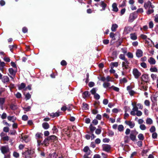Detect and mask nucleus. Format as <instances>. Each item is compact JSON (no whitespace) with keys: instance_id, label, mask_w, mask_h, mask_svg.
Masks as SVG:
<instances>
[{"instance_id":"nucleus-1","label":"nucleus","mask_w":158,"mask_h":158,"mask_svg":"<svg viewBox=\"0 0 158 158\" xmlns=\"http://www.w3.org/2000/svg\"><path fill=\"white\" fill-rule=\"evenodd\" d=\"M131 105L133 108L131 112V114L133 116L136 115L138 116H141L142 113L140 110H138V107L139 109H142L143 108V105L140 103L137 104L135 102L132 103Z\"/></svg>"},{"instance_id":"nucleus-2","label":"nucleus","mask_w":158,"mask_h":158,"mask_svg":"<svg viewBox=\"0 0 158 158\" xmlns=\"http://www.w3.org/2000/svg\"><path fill=\"white\" fill-rule=\"evenodd\" d=\"M147 83L144 81H141L139 84V86L141 90L143 91L147 90L148 87Z\"/></svg>"},{"instance_id":"nucleus-3","label":"nucleus","mask_w":158,"mask_h":158,"mask_svg":"<svg viewBox=\"0 0 158 158\" xmlns=\"http://www.w3.org/2000/svg\"><path fill=\"white\" fill-rule=\"evenodd\" d=\"M137 17V15L136 12H134L131 13L129 18L128 21L130 22H132Z\"/></svg>"},{"instance_id":"nucleus-4","label":"nucleus","mask_w":158,"mask_h":158,"mask_svg":"<svg viewBox=\"0 0 158 158\" xmlns=\"http://www.w3.org/2000/svg\"><path fill=\"white\" fill-rule=\"evenodd\" d=\"M138 133L135 130L132 131L130 135V139L133 141L135 140L136 138V135Z\"/></svg>"},{"instance_id":"nucleus-5","label":"nucleus","mask_w":158,"mask_h":158,"mask_svg":"<svg viewBox=\"0 0 158 158\" xmlns=\"http://www.w3.org/2000/svg\"><path fill=\"white\" fill-rule=\"evenodd\" d=\"M132 73L135 77L138 78L141 75V73L136 68H134L133 70Z\"/></svg>"},{"instance_id":"nucleus-6","label":"nucleus","mask_w":158,"mask_h":158,"mask_svg":"<svg viewBox=\"0 0 158 158\" xmlns=\"http://www.w3.org/2000/svg\"><path fill=\"white\" fill-rule=\"evenodd\" d=\"M144 7L145 9H153L154 7V6L152 5V3L149 1L144 3Z\"/></svg>"},{"instance_id":"nucleus-7","label":"nucleus","mask_w":158,"mask_h":158,"mask_svg":"<svg viewBox=\"0 0 158 158\" xmlns=\"http://www.w3.org/2000/svg\"><path fill=\"white\" fill-rule=\"evenodd\" d=\"M158 98V96L156 95V94L154 95L151 97V100L153 102V104H152V108L155 106V104Z\"/></svg>"},{"instance_id":"nucleus-8","label":"nucleus","mask_w":158,"mask_h":158,"mask_svg":"<svg viewBox=\"0 0 158 158\" xmlns=\"http://www.w3.org/2000/svg\"><path fill=\"white\" fill-rule=\"evenodd\" d=\"M2 140L4 141H8L9 140V137L7 135L6 133L2 132L0 135Z\"/></svg>"},{"instance_id":"nucleus-9","label":"nucleus","mask_w":158,"mask_h":158,"mask_svg":"<svg viewBox=\"0 0 158 158\" xmlns=\"http://www.w3.org/2000/svg\"><path fill=\"white\" fill-rule=\"evenodd\" d=\"M129 63L127 59L123 62L122 63L123 69V70L128 69L129 67L128 65Z\"/></svg>"},{"instance_id":"nucleus-10","label":"nucleus","mask_w":158,"mask_h":158,"mask_svg":"<svg viewBox=\"0 0 158 158\" xmlns=\"http://www.w3.org/2000/svg\"><path fill=\"white\" fill-rule=\"evenodd\" d=\"M33 151L31 150H27L24 152L23 154L25 158H31V155Z\"/></svg>"},{"instance_id":"nucleus-11","label":"nucleus","mask_w":158,"mask_h":158,"mask_svg":"<svg viewBox=\"0 0 158 158\" xmlns=\"http://www.w3.org/2000/svg\"><path fill=\"white\" fill-rule=\"evenodd\" d=\"M0 150L2 153L5 154L9 151V148L7 146H3L0 148Z\"/></svg>"},{"instance_id":"nucleus-12","label":"nucleus","mask_w":158,"mask_h":158,"mask_svg":"<svg viewBox=\"0 0 158 158\" xmlns=\"http://www.w3.org/2000/svg\"><path fill=\"white\" fill-rule=\"evenodd\" d=\"M102 147L103 151L106 152H108L111 149V147L110 145L107 144H103L102 145Z\"/></svg>"},{"instance_id":"nucleus-13","label":"nucleus","mask_w":158,"mask_h":158,"mask_svg":"<svg viewBox=\"0 0 158 158\" xmlns=\"http://www.w3.org/2000/svg\"><path fill=\"white\" fill-rule=\"evenodd\" d=\"M136 55L138 57H140L143 56V52L140 49H137L136 52Z\"/></svg>"},{"instance_id":"nucleus-14","label":"nucleus","mask_w":158,"mask_h":158,"mask_svg":"<svg viewBox=\"0 0 158 158\" xmlns=\"http://www.w3.org/2000/svg\"><path fill=\"white\" fill-rule=\"evenodd\" d=\"M125 123L127 125H128L130 128H133L135 125L134 123L131 121H125Z\"/></svg>"},{"instance_id":"nucleus-15","label":"nucleus","mask_w":158,"mask_h":158,"mask_svg":"<svg viewBox=\"0 0 158 158\" xmlns=\"http://www.w3.org/2000/svg\"><path fill=\"white\" fill-rule=\"evenodd\" d=\"M5 98H0V107L2 110H3V106L5 102Z\"/></svg>"},{"instance_id":"nucleus-16","label":"nucleus","mask_w":158,"mask_h":158,"mask_svg":"<svg viewBox=\"0 0 158 158\" xmlns=\"http://www.w3.org/2000/svg\"><path fill=\"white\" fill-rule=\"evenodd\" d=\"M148 75L146 74L143 75L142 77L141 81H144L147 83L148 82Z\"/></svg>"},{"instance_id":"nucleus-17","label":"nucleus","mask_w":158,"mask_h":158,"mask_svg":"<svg viewBox=\"0 0 158 158\" xmlns=\"http://www.w3.org/2000/svg\"><path fill=\"white\" fill-rule=\"evenodd\" d=\"M103 85L104 88L111 90V88H110L111 87L109 83L105 82L103 84Z\"/></svg>"},{"instance_id":"nucleus-18","label":"nucleus","mask_w":158,"mask_h":158,"mask_svg":"<svg viewBox=\"0 0 158 158\" xmlns=\"http://www.w3.org/2000/svg\"><path fill=\"white\" fill-rule=\"evenodd\" d=\"M112 10L115 12L118 11V9L117 7V4L115 3H113L112 5Z\"/></svg>"},{"instance_id":"nucleus-19","label":"nucleus","mask_w":158,"mask_h":158,"mask_svg":"<svg viewBox=\"0 0 158 158\" xmlns=\"http://www.w3.org/2000/svg\"><path fill=\"white\" fill-rule=\"evenodd\" d=\"M83 151L87 155H89L90 153V151L88 146H86L84 148Z\"/></svg>"},{"instance_id":"nucleus-20","label":"nucleus","mask_w":158,"mask_h":158,"mask_svg":"<svg viewBox=\"0 0 158 158\" xmlns=\"http://www.w3.org/2000/svg\"><path fill=\"white\" fill-rule=\"evenodd\" d=\"M100 6L102 8V9L100 10L102 11L105 10L107 6V5L104 2L102 1L101 2Z\"/></svg>"},{"instance_id":"nucleus-21","label":"nucleus","mask_w":158,"mask_h":158,"mask_svg":"<svg viewBox=\"0 0 158 158\" xmlns=\"http://www.w3.org/2000/svg\"><path fill=\"white\" fill-rule=\"evenodd\" d=\"M130 38L133 40H135L137 38V35L135 33H132L130 34Z\"/></svg>"},{"instance_id":"nucleus-22","label":"nucleus","mask_w":158,"mask_h":158,"mask_svg":"<svg viewBox=\"0 0 158 158\" xmlns=\"http://www.w3.org/2000/svg\"><path fill=\"white\" fill-rule=\"evenodd\" d=\"M148 61L151 64H155L156 61L152 57H151L148 60Z\"/></svg>"},{"instance_id":"nucleus-23","label":"nucleus","mask_w":158,"mask_h":158,"mask_svg":"<svg viewBox=\"0 0 158 158\" xmlns=\"http://www.w3.org/2000/svg\"><path fill=\"white\" fill-rule=\"evenodd\" d=\"M2 81L4 83L7 82L9 81V79L7 76H4L2 79Z\"/></svg>"},{"instance_id":"nucleus-24","label":"nucleus","mask_w":158,"mask_h":158,"mask_svg":"<svg viewBox=\"0 0 158 158\" xmlns=\"http://www.w3.org/2000/svg\"><path fill=\"white\" fill-rule=\"evenodd\" d=\"M48 139L50 140L51 142L53 141L54 140L56 139V136L53 135L49 136L47 137Z\"/></svg>"},{"instance_id":"nucleus-25","label":"nucleus","mask_w":158,"mask_h":158,"mask_svg":"<svg viewBox=\"0 0 158 158\" xmlns=\"http://www.w3.org/2000/svg\"><path fill=\"white\" fill-rule=\"evenodd\" d=\"M118 26L117 24H113L111 28V31H116V29L118 28Z\"/></svg>"},{"instance_id":"nucleus-26","label":"nucleus","mask_w":158,"mask_h":158,"mask_svg":"<svg viewBox=\"0 0 158 158\" xmlns=\"http://www.w3.org/2000/svg\"><path fill=\"white\" fill-rule=\"evenodd\" d=\"M7 119L9 121H11L12 122H14L16 120V118L14 116H8L7 117Z\"/></svg>"},{"instance_id":"nucleus-27","label":"nucleus","mask_w":158,"mask_h":158,"mask_svg":"<svg viewBox=\"0 0 158 158\" xmlns=\"http://www.w3.org/2000/svg\"><path fill=\"white\" fill-rule=\"evenodd\" d=\"M51 141L49 140L48 138H46L43 142V144H44L45 146H47Z\"/></svg>"},{"instance_id":"nucleus-28","label":"nucleus","mask_w":158,"mask_h":158,"mask_svg":"<svg viewBox=\"0 0 158 158\" xmlns=\"http://www.w3.org/2000/svg\"><path fill=\"white\" fill-rule=\"evenodd\" d=\"M42 127L45 129H47L49 127V125L47 123H44L42 124Z\"/></svg>"},{"instance_id":"nucleus-29","label":"nucleus","mask_w":158,"mask_h":158,"mask_svg":"<svg viewBox=\"0 0 158 158\" xmlns=\"http://www.w3.org/2000/svg\"><path fill=\"white\" fill-rule=\"evenodd\" d=\"M124 127L122 125H119L118 127V130L120 132H123V131Z\"/></svg>"},{"instance_id":"nucleus-30","label":"nucleus","mask_w":158,"mask_h":158,"mask_svg":"<svg viewBox=\"0 0 158 158\" xmlns=\"http://www.w3.org/2000/svg\"><path fill=\"white\" fill-rule=\"evenodd\" d=\"M146 123L148 124H152L153 123L152 120L150 118H148L146 120Z\"/></svg>"},{"instance_id":"nucleus-31","label":"nucleus","mask_w":158,"mask_h":158,"mask_svg":"<svg viewBox=\"0 0 158 158\" xmlns=\"http://www.w3.org/2000/svg\"><path fill=\"white\" fill-rule=\"evenodd\" d=\"M26 87V85L24 83H22L19 86V90H21L22 89H25Z\"/></svg>"},{"instance_id":"nucleus-32","label":"nucleus","mask_w":158,"mask_h":158,"mask_svg":"<svg viewBox=\"0 0 158 158\" xmlns=\"http://www.w3.org/2000/svg\"><path fill=\"white\" fill-rule=\"evenodd\" d=\"M60 115V114L59 112H56L55 113H52L50 116H52V118H54L55 117H57L59 116Z\"/></svg>"},{"instance_id":"nucleus-33","label":"nucleus","mask_w":158,"mask_h":158,"mask_svg":"<svg viewBox=\"0 0 158 158\" xmlns=\"http://www.w3.org/2000/svg\"><path fill=\"white\" fill-rule=\"evenodd\" d=\"M20 137H21V139L26 142H27V141H28V137L26 135L23 136L22 135H21V136H20Z\"/></svg>"},{"instance_id":"nucleus-34","label":"nucleus","mask_w":158,"mask_h":158,"mask_svg":"<svg viewBox=\"0 0 158 158\" xmlns=\"http://www.w3.org/2000/svg\"><path fill=\"white\" fill-rule=\"evenodd\" d=\"M57 156V154L55 153H54L52 154L49 155L48 158H56Z\"/></svg>"},{"instance_id":"nucleus-35","label":"nucleus","mask_w":158,"mask_h":158,"mask_svg":"<svg viewBox=\"0 0 158 158\" xmlns=\"http://www.w3.org/2000/svg\"><path fill=\"white\" fill-rule=\"evenodd\" d=\"M9 73L11 75H15V72L12 68H9L8 69Z\"/></svg>"},{"instance_id":"nucleus-36","label":"nucleus","mask_w":158,"mask_h":158,"mask_svg":"<svg viewBox=\"0 0 158 158\" xmlns=\"http://www.w3.org/2000/svg\"><path fill=\"white\" fill-rule=\"evenodd\" d=\"M138 137L140 140H143L144 139V137L143 135L140 133L138 135Z\"/></svg>"},{"instance_id":"nucleus-37","label":"nucleus","mask_w":158,"mask_h":158,"mask_svg":"<svg viewBox=\"0 0 158 158\" xmlns=\"http://www.w3.org/2000/svg\"><path fill=\"white\" fill-rule=\"evenodd\" d=\"M110 88H111V90L112 89L116 92H118L119 90V88L116 87L114 85H112V86H111Z\"/></svg>"},{"instance_id":"nucleus-38","label":"nucleus","mask_w":158,"mask_h":158,"mask_svg":"<svg viewBox=\"0 0 158 158\" xmlns=\"http://www.w3.org/2000/svg\"><path fill=\"white\" fill-rule=\"evenodd\" d=\"M150 70L151 72H157L158 71V69L155 67H151L150 69Z\"/></svg>"},{"instance_id":"nucleus-39","label":"nucleus","mask_w":158,"mask_h":158,"mask_svg":"<svg viewBox=\"0 0 158 158\" xmlns=\"http://www.w3.org/2000/svg\"><path fill=\"white\" fill-rule=\"evenodd\" d=\"M89 96V93L88 91H86L83 93V97L84 98Z\"/></svg>"},{"instance_id":"nucleus-40","label":"nucleus","mask_w":158,"mask_h":158,"mask_svg":"<svg viewBox=\"0 0 158 158\" xmlns=\"http://www.w3.org/2000/svg\"><path fill=\"white\" fill-rule=\"evenodd\" d=\"M24 95L25 96V98L26 100L29 99L31 97V95L29 93H27Z\"/></svg>"},{"instance_id":"nucleus-41","label":"nucleus","mask_w":158,"mask_h":158,"mask_svg":"<svg viewBox=\"0 0 158 158\" xmlns=\"http://www.w3.org/2000/svg\"><path fill=\"white\" fill-rule=\"evenodd\" d=\"M154 12V10L153 9H148V10L147 12V14L148 15H150L152 13H153Z\"/></svg>"},{"instance_id":"nucleus-42","label":"nucleus","mask_w":158,"mask_h":158,"mask_svg":"<svg viewBox=\"0 0 158 158\" xmlns=\"http://www.w3.org/2000/svg\"><path fill=\"white\" fill-rule=\"evenodd\" d=\"M89 127L90 131L92 132L94 131L96 129L95 127L93 126L92 124L90 125Z\"/></svg>"},{"instance_id":"nucleus-43","label":"nucleus","mask_w":158,"mask_h":158,"mask_svg":"<svg viewBox=\"0 0 158 158\" xmlns=\"http://www.w3.org/2000/svg\"><path fill=\"white\" fill-rule=\"evenodd\" d=\"M119 58L120 59H121L124 61L125 60H127V59L125 58L124 55L123 54H121L119 56Z\"/></svg>"},{"instance_id":"nucleus-44","label":"nucleus","mask_w":158,"mask_h":158,"mask_svg":"<svg viewBox=\"0 0 158 158\" xmlns=\"http://www.w3.org/2000/svg\"><path fill=\"white\" fill-rule=\"evenodd\" d=\"M139 128L142 130H145L146 128V126L143 124L140 125L139 126Z\"/></svg>"},{"instance_id":"nucleus-45","label":"nucleus","mask_w":158,"mask_h":158,"mask_svg":"<svg viewBox=\"0 0 158 158\" xmlns=\"http://www.w3.org/2000/svg\"><path fill=\"white\" fill-rule=\"evenodd\" d=\"M42 134L41 133H37L35 135V136L37 139L40 138H41L42 137Z\"/></svg>"},{"instance_id":"nucleus-46","label":"nucleus","mask_w":158,"mask_h":158,"mask_svg":"<svg viewBox=\"0 0 158 158\" xmlns=\"http://www.w3.org/2000/svg\"><path fill=\"white\" fill-rule=\"evenodd\" d=\"M82 108L84 110H87L88 109V105L85 103H83Z\"/></svg>"},{"instance_id":"nucleus-47","label":"nucleus","mask_w":158,"mask_h":158,"mask_svg":"<svg viewBox=\"0 0 158 158\" xmlns=\"http://www.w3.org/2000/svg\"><path fill=\"white\" fill-rule=\"evenodd\" d=\"M127 56L128 58H132L133 57V54L130 52H128L127 54Z\"/></svg>"},{"instance_id":"nucleus-48","label":"nucleus","mask_w":158,"mask_h":158,"mask_svg":"<svg viewBox=\"0 0 158 158\" xmlns=\"http://www.w3.org/2000/svg\"><path fill=\"white\" fill-rule=\"evenodd\" d=\"M144 103L145 105L147 106H149L150 105V102L148 100H146L145 101Z\"/></svg>"},{"instance_id":"nucleus-49","label":"nucleus","mask_w":158,"mask_h":158,"mask_svg":"<svg viewBox=\"0 0 158 158\" xmlns=\"http://www.w3.org/2000/svg\"><path fill=\"white\" fill-rule=\"evenodd\" d=\"M5 66V63L4 62H1L0 61V69L2 71V67Z\"/></svg>"},{"instance_id":"nucleus-50","label":"nucleus","mask_w":158,"mask_h":158,"mask_svg":"<svg viewBox=\"0 0 158 158\" xmlns=\"http://www.w3.org/2000/svg\"><path fill=\"white\" fill-rule=\"evenodd\" d=\"M52 130L53 134L57 133L58 131V129H57L56 127L55 126H54L53 127L52 129Z\"/></svg>"},{"instance_id":"nucleus-51","label":"nucleus","mask_w":158,"mask_h":158,"mask_svg":"<svg viewBox=\"0 0 158 158\" xmlns=\"http://www.w3.org/2000/svg\"><path fill=\"white\" fill-rule=\"evenodd\" d=\"M7 117V114L6 113L4 112L2 113L1 116V118L2 119H5Z\"/></svg>"},{"instance_id":"nucleus-52","label":"nucleus","mask_w":158,"mask_h":158,"mask_svg":"<svg viewBox=\"0 0 158 158\" xmlns=\"http://www.w3.org/2000/svg\"><path fill=\"white\" fill-rule=\"evenodd\" d=\"M97 90V88H93L91 90L90 92L92 94H96V92Z\"/></svg>"},{"instance_id":"nucleus-53","label":"nucleus","mask_w":158,"mask_h":158,"mask_svg":"<svg viewBox=\"0 0 158 158\" xmlns=\"http://www.w3.org/2000/svg\"><path fill=\"white\" fill-rule=\"evenodd\" d=\"M140 65L143 68H146L147 67V64L145 62H143L141 63Z\"/></svg>"},{"instance_id":"nucleus-54","label":"nucleus","mask_w":158,"mask_h":158,"mask_svg":"<svg viewBox=\"0 0 158 158\" xmlns=\"http://www.w3.org/2000/svg\"><path fill=\"white\" fill-rule=\"evenodd\" d=\"M13 155L16 158H18L19 156V154L15 152H13Z\"/></svg>"},{"instance_id":"nucleus-55","label":"nucleus","mask_w":158,"mask_h":158,"mask_svg":"<svg viewBox=\"0 0 158 158\" xmlns=\"http://www.w3.org/2000/svg\"><path fill=\"white\" fill-rule=\"evenodd\" d=\"M106 80L107 81H112V77L109 76L106 77Z\"/></svg>"},{"instance_id":"nucleus-56","label":"nucleus","mask_w":158,"mask_h":158,"mask_svg":"<svg viewBox=\"0 0 158 158\" xmlns=\"http://www.w3.org/2000/svg\"><path fill=\"white\" fill-rule=\"evenodd\" d=\"M156 130L155 127L154 126H152L150 129V131L151 132H154Z\"/></svg>"},{"instance_id":"nucleus-57","label":"nucleus","mask_w":158,"mask_h":158,"mask_svg":"<svg viewBox=\"0 0 158 158\" xmlns=\"http://www.w3.org/2000/svg\"><path fill=\"white\" fill-rule=\"evenodd\" d=\"M149 26L150 28H152L153 27L154 24L152 21H150L149 23Z\"/></svg>"},{"instance_id":"nucleus-58","label":"nucleus","mask_w":158,"mask_h":158,"mask_svg":"<svg viewBox=\"0 0 158 158\" xmlns=\"http://www.w3.org/2000/svg\"><path fill=\"white\" fill-rule=\"evenodd\" d=\"M94 98L95 99L98 100L99 99L100 96L98 94H94Z\"/></svg>"},{"instance_id":"nucleus-59","label":"nucleus","mask_w":158,"mask_h":158,"mask_svg":"<svg viewBox=\"0 0 158 158\" xmlns=\"http://www.w3.org/2000/svg\"><path fill=\"white\" fill-rule=\"evenodd\" d=\"M111 64L114 67H117L118 65V63L117 62H111Z\"/></svg>"},{"instance_id":"nucleus-60","label":"nucleus","mask_w":158,"mask_h":158,"mask_svg":"<svg viewBox=\"0 0 158 158\" xmlns=\"http://www.w3.org/2000/svg\"><path fill=\"white\" fill-rule=\"evenodd\" d=\"M15 95L17 98H21L22 96L21 94L19 92H17L15 94Z\"/></svg>"},{"instance_id":"nucleus-61","label":"nucleus","mask_w":158,"mask_h":158,"mask_svg":"<svg viewBox=\"0 0 158 158\" xmlns=\"http://www.w3.org/2000/svg\"><path fill=\"white\" fill-rule=\"evenodd\" d=\"M28 118V116L26 115H23L22 117V119L24 121H26L27 120Z\"/></svg>"},{"instance_id":"nucleus-62","label":"nucleus","mask_w":158,"mask_h":158,"mask_svg":"<svg viewBox=\"0 0 158 158\" xmlns=\"http://www.w3.org/2000/svg\"><path fill=\"white\" fill-rule=\"evenodd\" d=\"M156 75L154 74L151 75V77L153 80H155L156 78Z\"/></svg>"},{"instance_id":"nucleus-63","label":"nucleus","mask_w":158,"mask_h":158,"mask_svg":"<svg viewBox=\"0 0 158 158\" xmlns=\"http://www.w3.org/2000/svg\"><path fill=\"white\" fill-rule=\"evenodd\" d=\"M136 12L137 13H142L143 12V8H140L138 9Z\"/></svg>"},{"instance_id":"nucleus-64","label":"nucleus","mask_w":158,"mask_h":158,"mask_svg":"<svg viewBox=\"0 0 158 158\" xmlns=\"http://www.w3.org/2000/svg\"><path fill=\"white\" fill-rule=\"evenodd\" d=\"M154 21L156 23H158V14L156 15L154 17Z\"/></svg>"}]
</instances>
